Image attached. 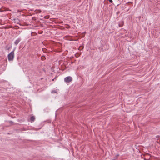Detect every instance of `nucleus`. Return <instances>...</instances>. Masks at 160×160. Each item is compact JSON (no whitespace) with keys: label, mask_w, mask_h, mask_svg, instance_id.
<instances>
[{"label":"nucleus","mask_w":160,"mask_h":160,"mask_svg":"<svg viewBox=\"0 0 160 160\" xmlns=\"http://www.w3.org/2000/svg\"><path fill=\"white\" fill-rule=\"evenodd\" d=\"M144 160H147V159H145V158H144Z\"/></svg>","instance_id":"8"},{"label":"nucleus","mask_w":160,"mask_h":160,"mask_svg":"<svg viewBox=\"0 0 160 160\" xmlns=\"http://www.w3.org/2000/svg\"><path fill=\"white\" fill-rule=\"evenodd\" d=\"M30 120L31 122H33L34 121L35 119V118L33 116H32L30 117Z\"/></svg>","instance_id":"4"},{"label":"nucleus","mask_w":160,"mask_h":160,"mask_svg":"<svg viewBox=\"0 0 160 160\" xmlns=\"http://www.w3.org/2000/svg\"><path fill=\"white\" fill-rule=\"evenodd\" d=\"M118 26L119 27H120V24H119V23L118 24Z\"/></svg>","instance_id":"7"},{"label":"nucleus","mask_w":160,"mask_h":160,"mask_svg":"<svg viewBox=\"0 0 160 160\" xmlns=\"http://www.w3.org/2000/svg\"><path fill=\"white\" fill-rule=\"evenodd\" d=\"M14 58V50L12 51L8 55V59L9 61H12Z\"/></svg>","instance_id":"1"},{"label":"nucleus","mask_w":160,"mask_h":160,"mask_svg":"<svg viewBox=\"0 0 160 160\" xmlns=\"http://www.w3.org/2000/svg\"><path fill=\"white\" fill-rule=\"evenodd\" d=\"M109 1V2L111 3H112V0H108Z\"/></svg>","instance_id":"6"},{"label":"nucleus","mask_w":160,"mask_h":160,"mask_svg":"<svg viewBox=\"0 0 160 160\" xmlns=\"http://www.w3.org/2000/svg\"><path fill=\"white\" fill-rule=\"evenodd\" d=\"M21 39L20 38H18L16 39L14 42V44L17 45L19 42L21 41Z\"/></svg>","instance_id":"3"},{"label":"nucleus","mask_w":160,"mask_h":160,"mask_svg":"<svg viewBox=\"0 0 160 160\" xmlns=\"http://www.w3.org/2000/svg\"><path fill=\"white\" fill-rule=\"evenodd\" d=\"M72 80V78L70 76H68L64 78V81L67 82H69Z\"/></svg>","instance_id":"2"},{"label":"nucleus","mask_w":160,"mask_h":160,"mask_svg":"<svg viewBox=\"0 0 160 160\" xmlns=\"http://www.w3.org/2000/svg\"><path fill=\"white\" fill-rule=\"evenodd\" d=\"M58 91H59L58 89H56L55 90H53L51 92L53 93H58Z\"/></svg>","instance_id":"5"}]
</instances>
